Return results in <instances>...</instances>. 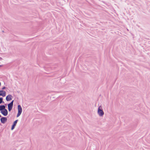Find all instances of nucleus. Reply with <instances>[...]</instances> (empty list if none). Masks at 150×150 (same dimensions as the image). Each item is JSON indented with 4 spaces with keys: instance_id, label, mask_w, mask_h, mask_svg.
Returning <instances> with one entry per match:
<instances>
[{
    "instance_id": "6e6552de",
    "label": "nucleus",
    "mask_w": 150,
    "mask_h": 150,
    "mask_svg": "<svg viewBox=\"0 0 150 150\" xmlns=\"http://www.w3.org/2000/svg\"><path fill=\"white\" fill-rule=\"evenodd\" d=\"M18 112L22 113V109L21 106L20 105H18Z\"/></svg>"
},
{
    "instance_id": "2eb2a0df",
    "label": "nucleus",
    "mask_w": 150,
    "mask_h": 150,
    "mask_svg": "<svg viewBox=\"0 0 150 150\" xmlns=\"http://www.w3.org/2000/svg\"><path fill=\"white\" fill-rule=\"evenodd\" d=\"M2 66V65H0V67H1Z\"/></svg>"
},
{
    "instance_id": "9d476101",
    "label": "nucleus",
    "mask_w": 150,
    "mask_h": 150,
    "mask_svg": "<svg viewBox=\"0 0 150 150\" xmlns=\"http://www.w3.org/2000/svg\"><path fill=\"white\" fill-rule=\"evenodd\" d=\"M2 103H4L3 101V98L2 97H0V104Z\"/></svg>"
},
{
    "instance_id": "0eeeda50",
    "label": "nucleus",
    "mask_w": 150,
    "mask_h": 150,
    "mask_svg": "<svg viewBox=\"0 0 150 150\" xmlns=\"http://www.w3.org/2000/svg\"><path fill=\"white\" fill-rule=\"evenodd\" d=\"M8 110L9 112L12 109L13 105L10 104L9 103L8 104Z\"/></svg>"
},
{
    "instance_id": "dca6fc26",
    "label": "nucleus",
    "mask_w": 150,
    "mask_h": 150,
    "mask_svg": "<svg viewBox=\"0 0 150 150\" xmlns=\"http://www.w3.org/2000/svg\"><path fill=\"white\" fill-rule=\"evenodd\" d=\"M0 58L1 59V58L0 57Z\"/></svg>"
},
{
    "instance_id": "20e7f679",
    "label": "nucleus",
    "mask_w": 150,
    "mask_h": 150,
    "mask_svg": "<svg viewBox=\"0 0 150 150\" xmlns=\"http://www.w3.org/2000/svg\"><path fill=\"white\" fill-rule=\"evenodd\" d=\"M18 121V120H16L15 121L13 122V125H12L11 127V130H13L14 129V128L15 127Z\"/></svg>"
},
{
    "instance_id": "f03ea898",
    "label": "nucleus",
    "mask_w": 150,
    "mask_h": 150,
    "mask_svg": "<svg viewBox=\"0 0 150 150\" xmlns=\"http://www.w3.org/2000/svg\"><path fill=\"white\" fill-rule=\"evenodd\" d=\"M1 113L4 116H6L8 114V111L5 108L3 110H1Z\"/></svg>"
},
{
    "instance_id": "4468645a",
    "label": "nucleus",
    "mask_w": 150,
    "mask_h": 150,
    "mask_svg": "<svg viewBox=\"0 0 150 150\" xmlns=\"http://www.w3.org/2000/svg\"><path fill=\"white\" fill-rule=\"evenodd\" d=\"M1 82H0V86H1Z\"/></svg>"
},
{
    "instance_id": "ddd939ff",
    "label": "nucleus",
    "mask_w": 150,
    "mask_h": 150,
    "mask_svg": "<svg viewBox=\"0 0 150 150\" xmlns=\"http://www.w3.org/2000/svg\"><path fill=\"white\" fill-rule=\"evenodd\" d=\"M6 88V87L5 86H4L3 87H2V90H4Z\"/></svg>"
},
{
    "instance_id": "f257e3e1",
    "label": "nucleus",
    "mask_w": 150,
    "mask_h": 150,
    "mask_svg": "<svg viewBox=\"0 0 150 150\" xmlns=\"http://www.w3.org/2000/svg\"><path fill=\"white\" fill-rule=\"evenodd\" d=\"M98 113L100 116H102L104 114V112L101 106L98 108Z\"/></svg>"
},
{
    "instance_id": "9b49d317",
    "label": "nucleus",
    "mask_w": 150,
    "mask_h": 150,
    "mask_svg": "<svg viewBox=\"0 0 150 150\" xmlns=\"http://www.w3.org/2000/svg\"><path fill=\"white\" fill-rule=\"evenodd\" d=\"M21 114V113H20V112H18V113L16 117H19L20 116V115Z\"/></svg>"
},
{
    "instance_id": "423d86ee",
    "label": "nucleus",
    "mask_w": 150,
    "mask_h": 150,
    "mask_svg": "<svg viewBox=\"0 0 150 150\" xmlns=\"http://www.w3.org/2000/svg\"><path fill=\"white\" fill-rule=\"evenodd\" d=\"M6 95V92L3 90H0V96L4 97Z\"/></svg>"
},
{
    "instance_id": "f8f14e48",
    "label": "nucleus",
    "mask_w": 150,
    "mask_h": 150,
    "mask_svg": "<svg viewBox=\"0 0 150 150\" xmlns=\"http://www.w3.org/2000/svg\"><path fill=\"white\" fill-rule=\"evenodd\" d=\"M13 102H14V100H13L9 103L13 105Z\"/></svg>"
},
{
    "instance_id": "7ed1b4c3",
    "label": "nucleus",
    "mask_w": 150,
    "mask_h": 150,
    "mask_svg": "<svg viewBox=\"0 0 150 150\" xmlns=\"http://www.w3.org/2000/svg\"><path fill=\"white\" fill-rule=\"evenodd\" d=\"M1 122L2 123L4 124L7 122V119L5 117H2L0 119Z\"/></svg>"
},
{
    "instance_id": "1a4fd4ad",
    "label": "nucleus",
    "mask_w": 150,
    "mask_h": 150,
    "mask_svg": "<svg viewBox=\"0 0 150 150\" xmlns=\"http://www.w3.org/2000/svg\"><path fill=\"white\" fill-rule=\"evenodd\" d=\"M6 104H5V105H0V111H1V110H3L6 107Z\"/></svg>"
},
{
    "instance_id": "39448f33",
    "label": "nucleus",
    "mask_w": 150,
    "mask_h": 150,
    "mask_svg": "<svg viewBox=\"0 0 150 150\" xmlns=\"http://www.w3.org/2000/svg\"><path fill=\"white\" fill-rule=\"evenodd\" d=\"M12 96L11 94H8L6 97V100L7 101H9L12 100Z\"/></svg>"
}]
</instances>
